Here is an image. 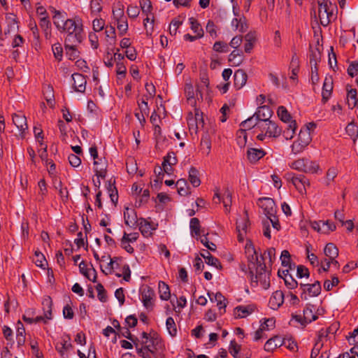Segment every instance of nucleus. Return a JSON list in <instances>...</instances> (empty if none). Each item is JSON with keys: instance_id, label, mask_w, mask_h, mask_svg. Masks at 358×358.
<instances>
[{"instance_id": "13d9d810", "label": "nucleus", "mask_w": 358, "mask_h": 358, "mask_svg": "<svg viewBox=\"0 0 358 358\" xmlns=\"http://www.w3.org/2000/svg\"><path fill=\"white\" fill-rule=\"evenodd\" d=\"M275 320L273 318L266 319L265 321L260 324V328L263 331H269L275 327Z\"/></svg>"}, {"instance_id": "b1692460", "label": "nucleus", "mask_w": 358, "mask_h": 358, "mask_svg": "<svg viewBox=\"0 0 358 358\" xmlns=\"http://www.w3.org/2000/svg\"><path fill=\"white\" fill-rule=\"evenodd\" d=\"M150 342L152 344L145 345L141 348H136L137 353L143 358H152L150 354L154 353V346L158 343L157 339L151 338Z\"/></svg>"}, {"instance_id": "bb28decb", "label": "nucleus", "mask_w": 358, "mask_h": 358, "mask_svg": "<svg viewBox=\"0 0 358 358\" xmlns=\"http://www.w3.org/2000/svg\"><path fill=\"white\" fill-rule=\"evenodd\" d=\"M315 308L311 304H308L303 309V321L305 323H310L317 319V315L314 313Z\"/></svg>"}, {"instance_id": "864d4df0", "label": "nucleus", "mask_w": 358, "mask_h": 358, "mask_svg": "<svg viewBox=\"0 0 358 358\" xmlns=\"http://www.w3.org/2000/svg\"><path fill=\"white\" fill-rule=\"evenodd\" d=\"M34 262L37 266L41 267L42 268H44L47 264V262L44 255L41 252L38 251L35 252Z\"/></svg>"}, {"instance_id": "5fc2aeb1", "label": "nucleus", "mask_w": 358, "mask_h": 358, "mask_svg": "<svg viewBox=\"0 0 358 358\" xmlns=\"http://www.w3.org/2000/svg\"><path fill=\"white\" fill-rule=\"evenodd\" d=\"M64 48L66 56L70 60H74L79 57V51L77 47L68 48L67 46H64Z\"/></svg>"}, {"instance_id": "4d7b16f0", "label": "nucleus", "mask_w": 358, "mask_h": 358, "mask_svg": "<svg viewBox=\"0 0 358 358\" xmlns=\"http://www.w3.org/2000/svg\"><path fill=\"white\" fill-rule=\"evenodd\" d=\"M39 25L45 32V36L47 37L48 34V31L50 27V22L49 20L48 17L47 16L40 17Z\"/></svg>"}, {"instance_id": "a18cd8bd", "label": "nucleus", "mask_w": 358, "mask_h": 358, "mask_svg": "<svg viewBox=\"0 0 358 358\" xmlns=\"http://www.w3.org/2000/svg\"><path fill=\"white\" fill-rule=\"evenodd\" d=\"M101 163L96 168H94L95 176L99 178H104L106 173V162L104 159H100Z\"/></svg>"}, {"instance_id": "a211bd4d", "label": "nucleus", "mask_w": 358, "mask_h": 358, "mask_svg": "<svg viewBox=\"0 0 358 358\" xmlns=\"http://www.w3.org/2000/svg\"><path fill=\"white\" fill-rule=\"evenodd\" d=\"M124 218L125 224L130 227H135L139 222L135 210L128 207L124 209Z\"/></svg>"}, {"instance_id": "603ef678", "label": "nucleus", "mask_w": 358, "mask_h": 358, "mask_svg": "<svg viewBox=\"0 0 358 358\" xmlns=\"http://www.w3.org/2000/svg\"><path fill=\"white\" fill-rule=\"evenodd\" d=\"M177 163V158L176 157V155L174 152H169L166 157H164L163 162H162V166H165L166 165H169V166H171L173 165H175Z\"/></svg>"}, {"instance_id": "3c124183", "label": "nucleus", "mask_w": 358, "mask_h": 358, "mask_svg": "<svg viewBox=\"0 0 358 358\" xmlns=\"http://www.w3.org/2000/svg\"><path fill=\"white\" fill-rule=\"evenodd\" d=\"M345 131L354 140L358 137V127L355 123H349L345 128Z\"/></svg>"}, {"instance_id": "f704fd0d", "label": "nucleus", "mask_w": 358, "mask_h": 358, "mask_svg": "<svg viewBox=\"0 0 358 358\" xmlns=\"http://www.w3.org/2000/svg\"><path fill=\"white\" fill-rule=\"evenodd\" d=\"M159 297L162 300L167 301L171 296L169 287L164 282L159 281Z\"/></svg>"}, {"instance_id": "aec40b11", "label": "nucleus", "mask_w": 358, "mask_h": 358, "mask_svg": "<svg viewBox=\"0 0 358 358\" xmlns=\"http://www.w3.org/2000/svg\"><path fill=\"white\" fill-rule=\"evenodd\" d=\"M213 201L215 203H220L222 201L224 206L225 210L228 212L231 204V194L229 190H227L224 194L221 196L218 191H217L215 193Z\"/></svg>"}, {"instance_id": "1a4fd4ad", "label": "nucleus", "mask_w": 358, "mask_h": 358, "mask_svg": "<svg viewBox=\"0 0 358 358\" xmlns=\"http://www.w3.org/2000/svg\"><path fill=\"white\" fill-rule=\"evenodd\" d=\"M43 316L34 317V323L43 322L46 323L48 320H52V299L50 296H45L43 301Z\"/></svg>"}, {"instance_id": "de8ad7c7", "label": "nucleus", "mask_w": 358, "mask_h": 358, "mask_svg": "<svg viewBox=\"0 0 358 358\" xmlns=\"http://www.w3.org/2000/svg\"><path fill=\"white\" fill-rule=\"evenodd\" d=\"M107 190L111 201L115 205L118 200V194L115 186L109 182L107 186Z\"/></svg>"}, {"instance_id": "c03bdc74", "label": "nucleus", "mask_w": 358, "mask_h": 358, "mask_svg": "<svg viewBox=\"0 0 358 358\" xmlns=\"http://www.w3.org/2000/svg\"><path fill=\"white\" fill-rule=\"evenodd\" d=\"M225 301L226 299L220 292L215 293V302L220 314L225 313V308L227 306Z\"/></svg>"}, {"instance_id": "ddd939ff", "label": "nucleus", "mask_w": 358, "mask_h": 358, "mask_svg": "<svg viewBox=\"0 0 358 358\" xmlns=\"http://www.w3.org/2000/svg\"><path fill=\"white\" fill-rule=\"evenodd\" d=\"M64 40V46L78 47L85 38L84 33H67Z\"/></svg>"}, {"instance_id": "e2e57ef3", "label": "nucleus", "mask_w": 358, "mask_h": 358, "mask_svg": "<svg viewBox=\"0 0 358 358\" xmlns=\"http://www.w3.org/2000/svg\"><path fill=\"white\" fill-rule=\"evenodd\" d=\"M200 241L201 243L207 248L209 250L211 251H215L216 250V245L213 242H210L207 238V235H203L200 236Z\"/></svg>"}, {"instance_id": "8fccbe9b", "label": "nucleus", "mask_w": 358, "mask_h": 358, "mask_svg": "<svg viewBox=\"0 0 358 358\" xmlns=\"http://www.w3.org/2000/svg\"><path fill=\"white\" fill-rule=\"evenodd\" d=\"M338 175V170L335 167H330L326 173V178L324 180V183L327 186L330 185L331 182L334 180V178Z\"/></svg>"}, {"instance_id": "5701e85b", "label": "nucleus", "mask_w": 358, "mask_h": 358, "mask_svg": "<svg viewBox=\"0 0 358 358\" xmlns=\"http://www.w3.org/2000/svg\"><path fill=\"white\" fill-rule=\"evenodd\" d=\"M245 125L246 120L241 122V128L238 130L236 133V141L240 148H244L245 146L246 145V129L245 128Z\"/></svg>"}, {"instance_id": "e433bc0d", "label": "nucleus", "mask_w": 358, "mask_h": 358, "mask_svg": "<svg viewBox=\"0 0 358 358\" xmlns=\"http://www.w3.org/2000/svg\"><path fill=\"white\" fill-rule=\"evenodd\" d=\"M189 229L192 236H199L201 235L200 222L198 218L193 217L190 220Z\"/></svg>"}, {"instance_id": "f257e3e1", "label": "nucleus", "mask_w": 358, "mask_h": 358, "mask_svg": "<svg viewBox=\"0 0 358 358\" xmlns=\"http://www.w3.org/2000/svg\"><path fill=\"white\" fill-rule=\"evenodd\" d=\"M248 255L251 257L248 263V269L250 274V286L256 288L259 286L263 289L270 287V271L266 269L264 257L259 255L250 240H248Z\"/></svg>"}, {"instance_id": "69168bd1", "label": "nucleus", "mask_w": 358, "mask_h": 358, "mask_svg": "<svg viewBox=\"0 0 358 358\" xmlns=\"http://www.w3.org/2000/svg\"><path fill=\"white\" fill-rule=\"evenodd\" d=\"M264 259L268 257V262L271 264L273 263L275 259V249L274 248H269L262 254Z\"/></svg>"}, {"instance_id": "dca6fc26", "label": "nucleus", "mask_w": 358, "mask_h": 358, "mask_svg": "<svg viewBox=\"0 0 358 358\" xmlns=\"http://www.w3.org/2000/svg\"><path fill=\"white\" fill-rule=\"evenodd\" d=\"M254 114L264 124L265 122L270 120L273 112L268 106L264 105L259 106Z\"/></svg>"}, {"instance_id": "39448f33", "label": "nucleus", "mask_w": 358, "mask_h": 358, "mask_svg": "<svg viewBox=\"0 0 358 358\" xmlns=\"http://www.w3.org/2000/svg\"><path fill=\"white\" fill-rule=\"evenodd\" d=\"M301 289V298L303 300H307L309 297L318 296L321 292V285L320 281L317 280L312 284H300Z\"/></svg>"}, {"instance_id": "cd10ccee", "label": "nucleus", "mask_w": 358, "mask_h": 358, "mask_svg": "<svg viewBox=\"0 0 358 358\" xmlns=\"http://www.w3.org/2000/svg\"><path fill=\"white\" fill-rule=\"evenodd\" d=\"M289 69L292 70L290 79L296 80L297 79L298 73L299 71V59L296 53H294L292 57Z\"/></svg>"}, {"instance_id": "423d86ee", "label": "nucleus", "mask_w": 358, "mask_h": 358, "mask_svg": "<svg viewBox=\"0 0 358 358\" xmlns=\"http://www.w3.org/2000/svg\"><path fill=\"white\" fill-rule=\"evenodd\" d=\"M154 290L149 286H143L140 289V300L143 303L144 308L150 311L154 306Z\"/></svg>"}, {"instance_id": "774afa93", "label": "nucleus", "mask_w": 358, "mask_h": 358, "mask_svg": "<svg viewBox=\"0 0 358 358\" xmlns=\"http://www.w3.org/2000/svg\"><path fill=\"white\" fill-rule=\"evenodd\" d=\"M350 344L355 345L358 343V327L350 333L349 337H347Z\"/></svg>"}, {"instance_id": "f8f14e48", "label": "nucleus", "mask_w": 358, "mask_h": 358, "mask_svg": "<svg viewBox=\"0 0 358 358\" xmlns=\"http://www.w3.org/2000/svg\"><path fill=\"white\" fill-rule=\"evenodd\" d=\"M263 129L266 131L267 136L270 138H276L282 134V128L275 122L271 120L264 123Z\"/></svg>"}, {"instance_id": "2eb2a0df", "label": "nucleus", "mask_w": 358, "mask_h": 358, "mask_svg": "<svg viewBox=\"0 0 358 358\" xmlns=\"http://www.w3.org/2000/svg\"><path fill=\"white\" fill-rule=\"evenodd\" d=\"M333 79L331 77H325L322 91V101L323 103H326L331 96L333 91Z\"/></svg>"}, {"instance_id": "2f4dec72", "label": "nucleus", "mask_w": 358, "mask_h": 358, "mask_svg": "<svg viewBox=\"0 0 358 358\" xmlns=\"http://www.w3.org/2000/svg\"><path fill=\"white\" fill-rule=\"evenodd\" d=\"M348 105L349 108H353L358 103L357 92L356 89H350L347 93Z\"/></svg>"}, {"instance_id": "ea45409f", "label": "nucleus", "mask_w": 358, "mask_h": 358, "mask_svg": "<svg viewBox=\"0 0 358 358\" xmlns=\"http://www.w3.org/2000/svg\"><path fill=\"white\" fill-rule=\"evenodd\" d=\"M234 78L236 85H240V87H242L246 83V74L243 69L236 71Z\"/></svg>"}, {"instance_id": "7ed1b4c3", "label": "nucleus", "mask_w": 358, "mask_h": 358, "mask_svg": "<svg viewBox=\"0 0 358 358\" xmlns=\"http://www.w3.org/2000/svg\"><path fill=\"white\" fill-rule=\"evenodd\" d=\"M315 127L314 123H309L305 128L301 129L297 140L291 146L293 154L297 155L302 152L309 145L312 140L310 131Z\"/></svg>"}, {"instance_id": "72a5a7b5", "label": "nucleus", "mask_w": 358, "mask_h": 358, "mask_svg": "<svg viewBox=\"0 0 358 358\" xmlns=\"http://www.w3.org/2000/svg\"><path fill=\"white\" fill-rule=\"evenodd\" d=\"M71 347L72 345L70 342V338L66 336L62 338V342L57 345L56 349L59 353L63 355L64 352L71 348Z\"/></svg>"}, {"instance_id": "7c9ffc66", "label": "nucleus", "mask_w": 358, "mask_h": 358, "mask_svg": "<svg viewBox=\"0 0 358 358\" xmlns=\"http://www.w3.org/2000/svg\"><path fill=\"white\" fill-rule=\"evenodd\" d=\"M325 255L329 259H334L338 256V249L335 244L327 243L324 249Z\"/></svg>"}, {"instance_id": "c756f323", "label": "nucleus", "mask_w": 358, "mask_h": 358, "mask_svg": "<svg viewBox=\"0 0 358 358\" xmlns=\"http://www.w3.org/2000/svg\"><path fill=\"white\" fill-rule=\"evenodd\" d=\"M201 256L206 259V263L207 264L215 266L217 268H221L219 260L217 258L213 257L208 250H204L202 252H201Z\"/></svg>"}, {"instance_id": "79ce46f5", "label": "nucleus", "mask_w": 358, "mask_h": 358, "mask_svg": "<svg viewBox=\"0 0 358 358\" xmlns=\"http://www.w3.org/2000/svg\"><path fill=\"white\" fill-rule=\"evenodd\" d=\"M176 186L178 188V192L181 196H185L189 194L187 182L185 179L181 178L179 179L176 184Z\"/></svg>"}, {"instance_id": "a19ab883", "label": "nucleus", "mask_w": 358, "mask_h": 358, "mask_svg": "<svg viewBox=\"0 0 358 358\" xmlns=\"http://www.w3.org/2000/svg\"><path fill=\"white\" fill-rule=\"evenodd\" d=\"M189 22L191 25V29L198 36V37H203V30L197 20L194 17H189Z\"/></svg>"}, {"instance_id": "0e129e2a", "label": "nucleus", "mask_w": 358, "mask_h": 358, "mask_svg": "<svg viewBox=\"0 0 358 358\" xmlns=\"http://www.w3.org/2000/svg\"><path fill=\"white\" fill-rule=\"evenodd\" d=\"M322 224L323 227V229H322L323 234H328L330 231H333L336 229V225L331 221H329V220H327L325 222L322 221Z\"/></svg>"}, {"instance_id": "f3484780", "label": "nucleus", "mask_w": 358, "mask_h": 358, "mask_svg": "<svg viewBox=\"0 0 358 358\" xmlns=\"http://www.w3.org/2000/svg\"><path fill=\"white\" fill-rule=\"evenodd\" d=\"M284 302V294L281 290H277L273 293L269 301L268 306L273 310L278 309Z\"/></svg>"}, {"instance_id": "4be33fe9", "label": "nucleus", "mask_w": 358, "mask_h": 358, "mask_svg": "<svg viewBox=\"0 0 358 358\" xmlns=\"http://www.w3.org/2000/svg\"><path fill=\"white\" fill-rule=\"evenodd\" d=\"M66 13L64 11H55V15L52 16L53 23L59 31L64 28V26L69 21V19L66 18Z\"/></svg>"}, {"instance_id": "37998d69", "label": "nucleus", "mask_w": 358, "mask_h": 358, "mask_svg": "<svg viewBox=\"0 0 358 358\" xmlns=\"http://www.w3.org/2000/svg\"><path fill=\"white\" fill-rule=\"evenodd\" d=\"M166 327L169 334L174 337L177 334V328L175 321L172 317H169L166 320Z\"/></svg>"}, {"instance_id": "58836bf2", "label": "nucleus", "mask_w": 358, "mask_h": 358, "mask_svg": "<svg viewBox=\"0 0 358 358\" xmlns=\"http://www.w3.org/2000/svg\"><path fill=\"white\" fill-rule=\"evenodd\" d=\"M280 261L282 266L288 267L289 269L294 268L295 265L291 264V256L289 251L286 250L282 251Z\"/></svg>"}, {"instance_id": "052dcab7", "label": "nucleus", "mask_w": 358, "mask_h": 358, "mask_svg": "<svg viewBox=\"0 0 358 358\" xmlns=\"http://www.w3.org/2000/svg\"><path fill=\"white\" fill-rule=\"evenodd\" d=\"M231 27L234 30H238L241 32L243 31L244 29V22L242 21L241 18L234 17L231 21Z\"/></svg>"}, {"instance_id": "412c9836", "label": "nucleus", "mask_w": 358, "mask_h": 358, "mask_svg": "<svg viewBox=\"0 0 358 358\" xmlns=\"http://www.w3.org/2000/svg\"><path fill=\"white\" fill-rule=\"evenodd\" d=\"M282 345H286L285 340H282L280 336H275L266 342L264 350L267 352H273L275 349Z\"/></svg>"}, {"instance_id": "0eeeda50", "label": "nucleus", "mask_w": 358, "mask_h": 358, "mask_svg": "<svg viewBox=\"0 0 358 358\" xmlns=\"http://www.w3.org/2000/svg\"><path fill=\"white\" fill-rule=\"evenodd\" d=\"M59 31L65 34L84 33L83 21L78 16H75L73 18L69 19Z\"/></svg>"}, {"instance_id": "20e7f679", "label": "nucleus", "mask_w": 358, "mask_h": 358, "mask_svg": "<svg viewBox=\"0 0 358 358\" xmlns=\"http://www.w3.org/2000/svg\"><path fill=\"white\" fill-rule=\"evenodd\" d=\"M286 178L290 180L297 191L301 194H306V187L310 186L308 179L302 174L287 173Z\"/></svg>"}, {"instance_id": "6e6d98bb", "label": "nucleus", "mask_w": 358, "mask_h": 358, "mask_svg": "<svg viewBox=\"0 0 358 358\" xmlns=\"http://www.w3.org/2000/svg\"><path fill=\"white\" fill-rule=\"evenodd\" d=\"M213 50L218 52H227L229 51V45L222 41L215 42L213 45Z\"/></svg>"}, {"instance_id": "473e14b6", "label": "nucleus", "mask_w": 358, "mask_h": 358, "mask_svg": "<svg viewBox=\"0 0 358 358\" xmlns=\"http://www.w3.org/2000/svg\"><path fill=\"white\" fill-rule=\"evenodd\" d=\"M277 114L280 120L285 123L290 124V122L293 121L290 113L283 106H280L278 108Z\"/></svg>"}, {"instance_id": "680f3d73", "label": "nucleus", "mask_w": 358, "mask_h": 358, "mask_svg": "<svg viewBox=\"0 0 358 358\" xmlns=\"http://www.w3.org/2000/svg\"><path fill=\"white\" fill-rule=\"evenodd\" d=\"M140 6L143 13L146 15H149L150 14L152 5L149 0H140Z\"/></svg>"}, {"instance_id": "6e6552de", "label": "nucleus", "mask_w": 358, "mask_h": 358, "mask_svg": "<svg viewBox=\"0 0 358 358\" xmlns=\"http://www.w3.org/2000/svg\"><path fill=\"white\" fill-rule=\"evenodd\" d=\"M257 205L263 210L266 217L274 215L276 213L275 203L271 198H259L257 201Z\"/></svg>"}, {"instance_id": "9b49d317", "label": "nucleus", "mask_w": 358, "mask_h": 358, "mask_svg": "<svg viewBox=\"0 0 358 358\" xmlns=\"http://www.w3.org/2000/svg\"><path fill=\"white\" fill-rule=\"evenodd\" d=\"M13 122L20 132V138H24L28 129L26 117L21 114H14L13 115Z\"/></svg>"}, {"instance_id": "338daca9", "label": "nucleus", "mask_w": 358, "mask_h": 358, "mask_svg": "<svg viewBox=\"0 0 358 358\" xmlns=\"http://www.w3.org/2000/svg\"><path fill=\"white\" fill-rule=\"evenodd\" d=\"M52 52L54 54L55 57L58 59L61 60L62 59V53H63V49L60 43H57L52 45Z\"/></svg>"}, {"instance_id": "c9c22d12", "label": "nucleus", "mask_w": 358, "mask_h": 358, "mask_svg": "<svg viewBox=\"0 0 358 358\" xmlns=\"http://www.w3.org/2000/svg\"><path fill=\"white\" fill-rule=\"evenodd\" d=\"M236 231L238 234V240L240 243H243L245 240V235L246 234V222L242 220L241 222H236Z\"/></svg>"}, {"instance_id": "9d476101", "label": "nucleus", "mask_w": 358, "mask_h": 358, "mask_svg": "<svg viewBox=\"0 0 358 358\" xmlns=\"http://www.w3.org/2000/svg\"><path fill=\"white\" fill-rule=\"evenodd\" d=\"M266 155V152L262 148H255L252 143L248 146V161L256 164Z\"/></svg>"}, {"instance_id": "09e8293b", "label": "nucleus", "mask_w": 358, "mask_h": 358, "mask_svg": "<svg viewBox=\"0 0 358 358\" xmlns=\"http://www.w3.org/2000/svg\"><path fill=\"white\" fill-rule=\"evenodd\" d=\"M320 170V166L316 162L310 161L306 159L305 166V172L310 173H317Z\"/></svg>"}, {"instance_id": "4468645a", "label": "nucleus", "mask_w": 358, "mask_h": 358, "mask_svg": "<svg viewBox=\"0 0 358 358\" xmlns=\"http://www.w3.org/2000/svg\"><path fill=\"white\" fill-rule=\"evenodd\" d=\"M72 79L73 80V87L76 92H84L86 88L87 80L85 77L78 73L72 74Z\"/></svg>"}, {"instance_id": "f03ea898", "label": "nucleus", "mask_w": 358, "mask_h": 358, "mask_svg": "<svg viewBox=\"0 0 358 358\" xmlns=\"http://www.w3.org/2000/svg\"><path fill=\"white\" fill-rule=\"evenodd\" d=\"M318 3V17L320 24L323 27L328 26L332 21L337 18L338 8L336 3L331 1H326L320 3V0L317 1Z\"/></svg>"}, {"instance_id": "49530a36", "label": "nucleus", "mask_w": 358, "mask_h": 358, "mask_svg": "<svg viewBox=\"0 0 358 358\" xmlns=\"http://www.w3.org/2000/svg\"><path fill=\"white\" fill-rule=\"evenodd\" d=\"M296 129V121L290 122V124H289L287 129L283 131V136L286 140H290L293 138L294 134H295Z\"/></svg>"}, {"instance_id": "a878e982", "label": "nucleus", "mask_w": 358, "mask_h": 358, "mask_svg": "<svg viewBox=\"0 0 358 358\" xmlns=\"http://www.w3.org/2000/svg\"><path fill=\"white\" fill-rule=\"evenodd\" d=\"M264 125L255 114L248 117V131L251 130L252 133H257V130H261Z\"/></svg>"}, {"instance_id": "6ab92c4d", "label": "nucleus", "mask_w": 358, "mask_h": 358, "mask_svg": "<svg viewBox=\"0 0 358 358\" xmlns=\"http://www.w3.org/2000/svg\"><path fill=\"white\" fill-rule=\"evenodd\" d=\"M139 230L143 236L148 237L152 234V231L157 229V224L151 223L144 218H141L138 224Z\"/></svg>"}, {"instance_id": "4c0bfd02", "label": "nucleus", "mask_w": 358, "mask_h": 358, "mask_svg": "<svg viewBox=\"0 0 358 358\" xmlns=\"http://www.w3.org/2000/svg\"><path fill=\"white\" fill-rule=\"evenodd\" d=\"M189 180L191 184L196 187L201 184V180L199 177V171L194 167H191L189 171Z\"/></svg>"}, {"instance_id": "bf43d9fd", "label": "nucleus", "mask_w": 358, "mask_h": 358, "mask_svg": "<svg viewBox=\"0 0 358 358\" xmlns=\"http://www.w3.org/2000/svg\"><path fill=\"white\" fill-rule=\"evenodd\" d=\"M339 283L338 278L336 276H333L331 281L329 280H326L324 282V288L327 291H330L332 289L333 287L338 285Z\"/></svg>"}, {"instance_id": "393cba45", "label": "nucleus", "mask_w": 358, "mask_h": 358, "mask_svg": "<svg viewBox=\"0 0 358 358\" xmlns=\"http://www.w3.org/2000/svg\"><path fill=\"white\" fill-rule=\"evenodd\" d=\"M79 270L80 272L86 278H87L90 280H92V282L96 281V270L92 266L91 268H87L85 263L83 261H82L79 264Z\"/></svg>"}, {"instance_id": "c85d7f7f", "label": "nucleus", "mask_w": 358, "mask_h": 358, "mask_svg": "<svg viewBox=\"0 0 358 358\" xmlns=\"http://www.w3.org/2000/svg\"><path fill=\"white\" fill-rule=\"evenodd\" d=\"M259 34L257 31H250L248 32V53L251 52L252 50L259 42Z\"/></svg>"}]
</instances>
